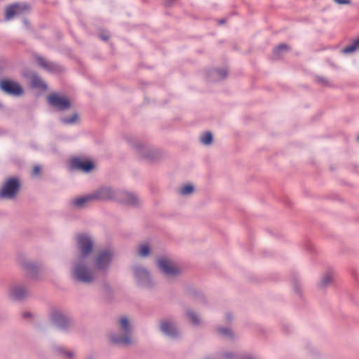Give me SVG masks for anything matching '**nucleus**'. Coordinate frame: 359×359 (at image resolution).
<instances>
[{"mask_svg":"<svg viewBox=\"0 0 359 359\" xmlns=\"http://www.w3.org/2000/svg\"><path fill=\"white\" fill-rule=\"evenodd\" d=\"M317 80H318V82H320V83H322L324 86H328L329 85L328 81L325 78L318 77Z\"/></svg>","mask_w":359,"mask_h":359,"instance_id":"40","label":"nucleus"},{"mask_svg":"<svg viewBox=\"0 0 359 359\" xmlns=\"http://www.w3.org/2000/svg\"><path fill=\"white\" fill-rule=\"evenodd\" d=\"M290 50V48L285 43H280L273 48L272 59L279 60L283 55Z\"/></svg>","mask_w":359,"mask_h":359,"instance_id":"24","label":"nucleus"},{"mask_svg":"<svg viewBox=\"0 0 359 359\" xmlns=\"http://www.w3.org/2000/svg\"><path fill=\"white\" fill-rule=\"evenodd\" d=\"M292 287L295 293H297L299 297L302 296V290H301V285L297 279H294L292 280Z\"/></svg>","mask_w":359,"mask_h":359,"instance_id":"33","label":"nucleus"},{"mask_svg":"<svg viewBox=\"0 0 359 359\" xmlns=\"http://www.w3.org/2000/svg\"><path fill=\"white\" fill-rule=\"evenodd\" d=\"M159 330L165 336L171 339H176L180 337L177 323L172 318H168L161 320Z\"/></svg>","mask_w":359,"mask_h":359,"instance_id":"12","label":"nucleus"},{"mask_svg":"<svg viewBox=\"0 0 359 359\" xmlns=\"http://www.w3.org/2000/svg\"><path fill=\"white\" fill-rule=\"evenodd\" d=\"M156 265L161 273L168 280H173L182 273V270L172 259L165 257H159Z\"/></svg>","mask_w":359,"mask_h":359,"instance_id":"7","label":"nucleus"},{"mask_svg":"<svg viewBox=\"0 0 359 359\" xmlns=\"http://www.w3.org/2000/svg\"><path fill=\"white\" fill-rule=\"evenodd\" d=\"M117 201L133 207L140 205V199L135 194L124 190H118Z\"/></svg>","mask_w":359,"mask_h":359,"instance_id":"15","label":"nucleus"},{"mask_svg":"<svg viewBox=\"0 0 359 359\" xmlns=\"http://www.w3.org/2000/svg\"><path fill=\"white\" fill-rule=\"evenodd\" d=\"M41 168L39 165H35L33 169L32 175L37 176L40 174Z\"/></svg>","mask_w":359,"mask_h":359,"instance_id":"37","label":"nucleus"},{"mask_svg":"<svg viewBox=\"0 0 359 359\" xmlns=\"http://www.w3.org/2000/svg\"><path fill=\"white\" fill-rule=\"evenodd\" d=\"M217 332L222 337L232 339L233 337V333L229 327H218L216 329Z\"/></svg>","mask_w":359,"mask_h":359,"instance_id":"30","label":"nucleus"},{"mask_svg":"<svg viewBox=\"0 0 359 359\" xmlns=\"http://www.w3.org/2000/svg\"><path fill=\"white\" fill-rule=\"evenodd\" d=\"M226 20L225 19H222L219 20V24H224Z\"/></svg>","mask_w":359,"mask_h":359,"instance_id":"44","label":"nucleus"},{"mask_svg":"<svg viewBox=\"0 0 359 359\" xmlns=\"http://www.w3.org/2000/svg\"><path fill=\"white\" fill-rule=\"evenodd\" d=\"M71 169L82 170L85 172H89L94 168L93 162L89 161H83L80 158H74L71 161Z\"/></svg>","mask_w":359,"mask_h":359,"instance_id":"18","label":"nucleus"},{"mask_svg":"<svg viewBox=\"0 0 359 359\" xmlns=\"http://www.w3.org/2000/svg\"><path fill=\"white\" fill-rule=\"evenodd\" d=\"M358 140H359V137H358Z\"/></svg>","mask_w":359,"mask_h":359,"instance_id":"47","label":"nucleus"},{"mask_svg":"<svg viewBox=\"0 0 359 359\" xmlns=\"http://www.w3.org/2000/svg\"><path fill=\"white\" fill-rule=\"evenodd\" d=\"M50 320L54 326L64 332H70L76 326L75 321L72 317L58 309L51 310Z\"/></svg>","mask_w":359,"mask_h":359,"instance_id":"5","label":"nucleus"},{"mask_svg":"<svg viewBox=\"0 0 359 359\" xmlns=\"http://www.w3.org/2000/svg\"><path fill=\"white\" fill-rule=\"evenodd\" d=\"M334 1L339 4H350L351 3V0H334Z\"/></svg>","mask_w":359,"mask_h":359,"instance_id":"42","label":"nucleus"},{"mask_svg":"<svg viewBox=\"0 0 359 359\" xmlns=\"http://www.w3.org/2000/svg\"><path fill=\"white\" fill-rule=\"evenodd\" d=\"M56 351L58 353H64L69 358H71L74 356V353L72 352L65 351L62 347L57 348Z\"/></svg>","mask_w":359,"mask_h":359,"instance_id":"35","label":"nucleus"},{"mask_svg":"<svg viewBox=\"0 0 359 359\" xmlns=\"http://www.w3.org/2000/svg\"><path fill=\"white\" fill-rule=\"evenodd\" d=\"M118 192V190L113 189L111 187H102L93 193V197L95 200H114L117 201Z\"/></svg>","mask_w":359,"mask_h":359,"instance_id":"16","label":"nucleus"},{"mask_svg":"<svg viewBox=\"0 0 359 359\" xmlns=\"http://www.w3.org/2000/svg\"><path fill=\"white\" fill-rule=\"evenodd\" d=\"M133 273L137 285L144 289H152L155 283L149 271L142 265H135L132 268Z\"/></svg>","mask_w":359,"mask_h":359,"instance_id":"8","label":"nucleus"},{"mask_svg":"<svg viewBox=\"0 0 359 359\" xmlns=\"http://www.w3.org/2000/svg\"><path fill=\"white\" fill-rule=\"evenodd\" d=\"M94 200L95 199H94V197H93V193H92L89 195L76 198L73 199L71 201V204L79 209H81V208H85L86 205L88 203H89L92 201H94Z\"/></svg>","mask_w":359,"mask_h":359,"instance_id":"23","label":"nucleus"},{"mask_svg":"<svg viewBox=\"0 0 359 359\" xmlns=\"http://www.w3.org/2000/svg\"><path fill=\"white\" fill-rule=\"evenodd\" d=\"M78 255L74 259H87L93 250V241L90 236L81 233L76 236Z\"/></svg>","mask_w":359,"mask_h":359,"instance_id":"9","label":"nucleus"},{"mask_svg":"<svg viewBox=\"0 0 359 359\" xmlns=\"http://www.w3.org/2000/svg\"><path fill=\"white\" fill-rule=\"evenodd\" d=\"M114 257L115 252L112 249L107 248L100 250L93 259L94 270L107 275Z\"/></svg>","mask_w":359,"mask_h":359,"instance_id":"6","label":"nucleus"},{"mask_svg":"<svg viewBox=\"0 0 359 359\" xmlns=\"http://www.w3.org/2000/svg\"><path fill=\"white\" fill-rule=\"evenodd\" d=\"M225 318H226V320L228 323H230L232 321L233 317V315L229 313V312H227L226 314H225Z\"/></svg>","mask_w":359,"mask_h":359,"instance_id":"41","label":"nucleus"},{"mask_svg":"<svg viewBox=\"0 0 359 359\" xmlns=\"http://www.w3.org/2000/svg\"><path fill=\"white\" fill-rule=\"evenodd\" d=\"M224 355V357H225L226 358H227V359H231V358H232V357H233V354H232V353H225Z\"/></svg>","mask_w":359,"mask_h":359,"instance_id":"43","label":"nucleus"},{"mask_svg":"<svg viewBox=\"0 0 359 359\" xmlns=\"http://www.w3.org/2000/svg\"><path fill=\"white\" fill-rule=\"evenodd\" d=\"M29 295L27 287L21 285H14L8 289V297L12 301L22 302Z\"/></svg>","mask_w":359,"mask_h":359,"instance_id":"14","label":"nucleus"},{"mask_svg":"<svg viewBox=\"0 0 359 359\" xmlns=\"http://www.w3.org/2000/svg\"><path fill=\"white\" fill-rule=\"evenodd\" d=\"M22 266L27 276L30 278L36 277L41 269L39 265L32 262H24Z\"/></svg>","mask_w":359,"mask_h":359,"instance_id":"21","label":"nucleus"},{"mask_svg":"<svg viewBox=\"0 0 359 359\" xmlns=\"http://www.w3.org/2000/svg\"><path fill=\"white\" fill-rule=\"evenodd\" d=\"M48 102L51 107L59 111H67L72 107L71 102L68 97L56 93L48 95Z\"/></svg>","mask_w":359,"mask_h":359,"instance_id":"11","label":"nucleus"},{"mask_svg":"<svg viewBox=\"0 0 359 359\" xmlns=\"http://www.w3.org/2000/svg\"><path fill=\"white\" fill-rule=\"evenodd\" d=\"M31 8L27 3H15L8 6L6 11V20H11L14 15L29 12Z\"/></svg>","mask_w":359,"mask_h":359,"instance_id":"17","label":"nucleus"},{"mask_svg":"<svg viewBox=\"0 0 359 359\" xmlns=\"http://www.w3.org/2000/svg\"><path fill=\"white\" fill-rule=\"evenodd\" d=\"M79 120V114L76 112L73 113L69 117L62 116L60 118L62 123L65 125H72Z\"/></svg>","mask_w":359,"mask_h":359,"instance_id":"26","label":"nucleus"},{"mask_svg":"<svg viewBox=\"0 0 359 359\" xmlns=\"http://www.w3.org/2000/svg\"><path fill=\"white\" fill-rule=\"evenodd\" d=\"M20 189V182L18 177L7 179L0 189V198L11 200L15 198Z\"/></svg>","mask_w":359,"mask_h":359,"instance_id":"10","label":"nucleus"},{"mask_svg":"<svg viewBox=\"0 0 359 359\" xmlns=\"http://www.w3.org/2000/svg\"><path fill=\"white\" fill-rule=\"evenodd\" d=\"M186 316L189 320V321L194 325H198L201 323V320L198 317V316L196 314V312H194L191 309H187L186 311Z\"/></svg>","mask_w":359,"mask_h":359,"instance_id":"27","label":"nucleus"},{"mask_svg":"<svg viewBox=\"0 0 359 359\" xmlns=\"http://www.w3.org/2000/svg\"><path fill=\"white\" fill-rule=\"evenodd\" d=\"M127 142L143 159L154 161L159 159L161 156V152L158 149L135 138L128 137Z\"/></svg>","mask_w":359,"mask_h":359,"instance_id":"3","label":"nucleus"},{"mask_svg":"<svg viewBox=\"0 0 359 359\" xmlns=\"http://www.w3.org/2000/svg\"><path fill=\"white\" fill-rule=\"evenodd\" d=\"M334 277V274L332 271H327L325 273L321 276L319 283H318V287L321 290H325L333 283Z\"/></svg>","mask_w":359,"mask_h":359,"instance_id":"22","label":"nucleus"},{"mask_svg":"<svg viewBox=\"0 0 359 359\" xmlns=\"http://www.w3.org/2000/svg\"><path fill=\"white\" fill-rule=\"evenodd\" d=\"M3 107L2 104L0 102V108Z\"/></svg>","mask_w":359,"mask_h":359,"instance_id":"46","label":"nucleus"},{"mask_svg":"<svg viewBox=\"0 0 359 359\" xmlns=\"http://www.w3.org/2000/svg\"><path fill=\"white\" fill-rule=\"evenodd\" d=\"M213 140V135L211 132L206 131L200 137V142L202 144L208 146L210 145Z\"/></svg>","mask_w":359,"mask_h":359,"instance_id":"28","label":"nucleus"},{"mask_svg":"<svg viewBox=\"0 0 359 359\" xmlns=\"http://www.w3.org/2000/svg\"><path fill=\"white\" fill-rule=\"evenodd\" d=\"M0 88L6 94L13 96H20L24 92L19 83L9 79L0 81Z\"/></svg>","mask_w":359,"mask_h":359,"instance_id":"13","label":"nucleus"},{"mask_svg":"<svg viewBox=\"0 0 359 359\" xmlns=\"http://www.w3.org/2000/svg\"><path fill=\"white\" fill-rule=\"evenodd\" d=\"M194 191V187L193 185L191 184H187L184 187H182L180 191H179V193L182 195V196H187V195H189L191 194H192Z\"/></svg>","mask_w":359,"mask_h":359,"instance_id":"31","label":"nucleus"},{"mask_svg":"<svg viewBox=\"0 0 359 359\" xmlns=\"http://www.w3.org/2000/svg\"><path fill=\"white\" fill-rule=\"evenodd\" d=\"M22 317L25 319H33L34 317V314L29 311H25L22 313Z\"/></svg>","mask_w":359,"mask_h":359,"instance_id":"36","label":"nucleus"},{"mask_svg":"<svg viewBox=\"0 0 359 359\" xmlns=\"http://www.w3.org/2000/svg\"><path fill=\"white\" fill-rule=\"evenodd\" d=\"M102 288L106 292H111V287L107 283H104L102 285Z\"/></svg>","mask_w":359,"mask_h":359,"instance_id":"38","label":"nucleus"},{"mask_svg":"<svg viewBox=\"0 0 359 359\" xmlns=\"http://www.w3.org/2000/svg\"><path fill=\"white\" fill-rule=\"evenodd\" d=\"M87 359H93L92 356H89Z\"/></svg>","mask_w":359,"mask_h":359,"instance_id":"45","label":"nucleus"},{"mask_svg":"<svg viewBox=\"0 0 359 359\" xmlns=\"http://www.w3.org/2000/svg\"><path fill=\"white\" fill-rule=\"evenodd\" d=\"M116 330L109 334L111 344L118 347H130L136 344L133 337L134 328L131 320L128 316L123 315L115 320Z\"/></svg>","mask_w":359,"mask_h":359,"instance_id":"1","label":"nucleus"},{"mask_svg":"<svg viewBox=\"0 0 359 359\" xmlns=\"http://www.w3.org/2000/svg\"><path fill=\"white\" fill-rule=\"evenodd\" d=\"M151 251V248L150 245L148 243H143L139 245L137 253L139 257L145 258L150 255Z\"/></svg>","mask_w":359,"mask_h":359,"instance_id":"25","label":"nucleus"},{"mask_svg":"<svg viewBox=\"0 0 359 359\" xmlns=\"http://www.w3.org/2000/svg\"><path fill=\"white\" fill-rule=\"evenodd\" d=\"M100 38L102 40H103V41H108V40H109V35L108 34H107V33H100Z\"/></svg>","mask_w":359,"mask_h":359,"instance_id":"39","label":"nucleus"},{"mask_svg":"<svg viewBox=\"0 0 359 359\" xmlns=\"http://www.w3.org/2000/svg\"><path fill=\"white\" fill-rule=\"evenodd\" d=\"M32 83L34 87L38 88H43L46 87V85L44 84V82L43 80L40 78L39 76L35 74L32 78Z\"/></svg>","mask_w":359,"mask_h":359,"instance_id":"32","label":"nucleus"},{"mask_svg":"<svg viewBox=\"0 0 359 359\" xmlns=\"http://www.w3.org/2000/svg\"><path fill=\"white\" fill-rule=\"evenodd\" d=\"M228 75V71L224 68L212 69L207 72V77L209 81L217 82L224 79Z\"/></svg>","mask_w":359,"mask_h":359,"instance_id":"20","label":"nucleus"},{"mask_svg":"<svg viewBox=\"0 0 359 359\" xmlns=\"http://www.w3.org/2000/svg\"><path fill=\"white\" fill-rule=\"evenodd\" d=\"M359 46V36L353 40V43L350 46H348L342 49L341 52L344 54H350L355 52Z\"/></svg>","mask_w":359,"mask_h":359,"instance_id":"29","label":"nucleus"},{"mask_svg":"<svg viewBox=\"0 0 359 359\" xmlns=\"http://www.w3.org/2000/svg\"><path fill=\"white\" fill-rule=\"evenodd\" d=\"M70 277L75 283L89 285L95 280V270L88 266L87 259H74Z\"/></svg>","mask_w":359,"mask_h":359,"instance_id":"2","label":"nucleus"},{"mask_svg":"<svg viewBox=\"0 0 359 359\" xmlns=\"http://www.w3.org/2000/svg\"><path fill=\"white\" fill-rule=\"evenodd\" d=\"M127 142L143 159L154 161L159 159L161 156V152L158 149L135 138L128 137Z\"/></svg>","mask_w":359,"mask_h":359,"instance_id":"4","label":"nucleus"},{"mask_svg":"<svg viewBox=\"0 0 359 359\" xmlns=\"http://www.w3.org/2000/svg\"><path fill=\"white\" fill-rule=\"evenodd\" d=\"M39 65L48 72L56 74L63 72L64 68L60 65L46 60L42 57L38 56L36 57Z\"/></svg>","mask_w":359,"mask_h":359,"instance_id":"19","label":"nucleus"},{"mask_svg":"<svg viewBox=\"0 0 359 359\" xmlns=\"http://www.w3.org/2000/svg\"><path fill=\"white\" fill-rule=\"evenodd\" d=\"M190 295H191L193 297L198 298L200 300L204 299L203 294L201 292L196 291L195 290L190 291Z\"/></svg>","mask_w":359,"mask_h":359,"instance_id":"34","label":"nucleus"}]
</instances>
